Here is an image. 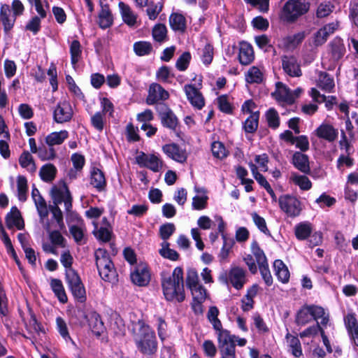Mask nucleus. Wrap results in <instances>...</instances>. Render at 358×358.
<instances>
[{"mask_svg":"<svg viewBox=\"0 0 358 358\" xmlns=\"http://www.w3.org/2000/svg\"><path fill=\"white\" fill-rule=\"evenodd\" d=\"M292 164L301 172L307 174L310 171L308 157L300 152H296L292 157Z\"/></svg>","mask_w":358,"mask_h":358,"instance_id":"obj_29","label":"nucleus"},{"mask_svg":"<svg viewBox=\"0 0 358 358\" xmlns=\"http://www.w3.org/2000/svg\"><path fill=\"white\" fill-rule=\"evenodd\" d=\"M69 137V132L66 130L55 131L45 137V143L50 147L48 150L43 152L40 150L38 157L42 160H50L55 157V152L52 148L54 145H61Z\"/></svg>","mask_w":358,"mask_h":358,"instance_id":"obj_6","label":"nucleus"},{"mask_svg":"<svg viewBox=\"0 0 358 358\" xmlns=\"http://www.w3.org/2000/svg\"><path fill=\"white\" fill-rule=\"evenodd\" d=\"M16 17L11 15V10L8 4H1L0 8V21L6 33L10 31L15 22Z\"/></svg>","mask_w":358,"mask_h":358,"instance_id":"obj_22","label":"nucleus"},{"mask_svg":"<svg viewBox=\"0 0 358 358\" xmlns=\"http://www.w3.org/2000/svg\"><path fill=\"white\" fill-rule=\"evenodd\" d=\"M66 279L73 296L80 302L86 299L85 289L78 273L73 269L66 270Z\"/></svg>","mask_w":358,"mask_h":358,"instance_id":"obj_7","label":"nucleus"},{"mask_svg":"<svg viewBox=\"0 0 358 358\" xmlns=\"http://www.w3.org/2000/svg\"><path fill=\"white\" fill-rule=\"evenodd\" d=\"M294 232L297 239L300 241L305 240L313 232L312 224L308 222H301L296 225Z\"/></svg>","mask_w":358,"mask_h":358,"instance_id":"obj_40","label":"nucleus"},{"mask_svg":"<svg viewBox=\"0 0 358 358\" xmlns=\"http://www.w3.org/2000/svg\"><path fill=\"white\" fill-rule=\"evenodd\" d=\"M304 31L298 32L294 35H290L283 38L285 45L288 48H294L299 45L305 38Z\"/></svg>","mask_w":358,"mask_h":358,"instance_id":"obj_47","label":"nucleus"},{"mask_svg":"<svg viewBox=\"0 0 358 358\" xmlns=\"http://www.w3.org/2000/svg\"><path fill=\"white\" fill-rule=\"evenodd\" d=\"M282 67L284 72L290 77H300L302 75L300 64L294 56L282 57Z\"/></svg>","mask_w":358,"mask_h":358,"instance_id":"obj_18","label":"nucleus"},{"mask_svg":"<svg viewBox=\"0 0 358 358\" xmlns=\"http://www.w3.org/2000/svg\"><path fill=\"white\" fill-rule=\"evenodd\" d=\"M286 338L289 343V346L292 350V354L295 357H300L302 355L301 345L299 339L294 336L287 333Z\"/></svg>","mask_w":358,"mask_h":358,"instance_id":"obj_45","label":"nucleus"},{"mask_svg":"<svg viewBox=\"0 0 358 358\" xmlns=\"http://www.w3.org/2000/svg\"><path fill=\"white\" fill-rule=\"evenodd\" d=\"M163 152L170 159L184 164L187 159V152L185 149L182 148L178 144L172 143L162 146Z\"/></svg>","mask_w":358,"mask_h":358,"instance_id":"obj_14","label":"nucleus"},{"mask_svg":"<svg viewBox=\"0 0 358 358\" xmlns=\"http://www.w3.org/2000/svg\"><path fill=\"white\" fill-rule=\"evenodd\" d=\"M50 195L54 205L59 206L64 203L65 210L68 213L72 208V196L71 192L64 182L52 186Z\"/></svg>","mask_w":358,"mask_h":358,"instance_id":"obj_5","label":"nucleus"},{"mask_svg":"<svg viewBox=\"0 0 358 358\" xmlns=\"http://www.w3.org/2000/svg\"><path fill=\"white\" fill-rule=\"evenodd\" d=\"M152 45L148 41H137L134 43V51L138 56L150 55L152 51Z\"/></svg>","mask_w":358,"mask_h":358,"instance_id":"obj_49","label":"nucleus"},{"mask_svg":"<svg viewBox=\"0 0 358 358\" xmlns=\"http://www.w3.org/2000/svg\"><path fill=\"white\" fill-rule=\"evenodd\" d=\"M139 332L135 338L137 350L145 356H152L158 350V342L154 330L143 320L138 321Z\"/></svg>","mask_w":358,"mask_h":358,"instance_id":"obj_2","label":"nucleus"},{"mask_svg":"<svg viewBox=\"0 0 358 358\" xmlns=\"http://www.w3.org/2000/svg\"><path fill=\"white\" fill-rule=\"evenodd\" d=\"M169 98V93L158 83H152L148 89L146 98L148 105H153L160 101H165Z\"/></svg>","mask_w":358,"mask_h":358,"instance_id":"obj_16","label":"nucleus"},{"mask_svg":"<svg viewBox=\"0 0 358 358\" xmlns=\"http://www.w3.org/2000/svg\"><path fill=\"white\" fill-rule=\"evenodd\" d=\"M312 135L328 143H333L338 138V130L332 124L323 122L314 130Z\"/></svg>","mask_w":358,"mask_h":358,"instance_id":"obj_13","label":"nucleus"},{"mask_svg":"<svg viewBox=\"0 0 358 358\" xmlns=\"http://www.w3.org/2000/svg\"><path fill=\"white\" fill-rule=\"evenodd\" d=\"M310 9L308 0H288L279 13L280 20L285 23H294Z\"/></svg>","mask_w":358,"mask_h":358,"instance_id":"obj_3","label":"nucleus"},{"mask_svg":"<svg viewBox=\"0 0 358 358\" xmlns=\"http://www.w3.org/2000/svg\"><path fill=\"white\" fill-rule=\"evenodd\" d=\"M208 196L203 194L201 196L196 195L192 199V208L196 210L205 209L207 207Z\"/></svg>","mask_w":358,"mask_h":358,"instance_id":"obj_63","label":"nucleus"},{"mask_svg":"<svg viewBox=\"0 0 358 358\" xmlns=\"http://www.w3.org/2000/svg\"><path fill=\"white\" fill-rule=\"evenodd\" d=\"M73 115V108L66 100L59 101L53 110V119L57 123L68 122L72 119Z\"/></svg>","mask_w":358,"mask_h":358,"instance_id":"obj_12","label":"nucleus"},{"mask_svg":"<svg viewBox=\"0 0 358 358\" xmlns=\"http://www.w3.org/2000/svg\"><path fill=\"white\" fill-rule=\"evenodd\" d=\"M156 110L158 113L162 124L171 130H176L178 120L173 112L166 104L163 103L158 104L156 106Z\"/></svg>","mask_w":358,"mask_h":358,"instance_id":"obj_11","label":"nucleus"},{"mask_svg":"<svg viewBox=\"0 0 358 358\" xmlns=\"http://www.w3.org/2000/svg\"><path fill=\"white\" fill-rule=\"evenodd\" d=\"M148 7L146 10L148 18L150 20H155L158 17L160 12L162 10L163 5L161 3H150L148 4Z\"/></svg>","mask_w":358,"mask_h":358,"instance_id":"obj_61","label":"nucleus"},{"mask_svg":"<svg viewBox=\"0 0 358 358\" xmlns=\"http://www.w3.org/2000/svg\"><path fill=\"white\" fill-rule=\"evenodd\" d=\"M331 57L334 60H338L343 57L345 48L342 39L335 38L329 44Z\"/></svg>","mask_w":358,"mask_h":358,"instance_id":"obj_36","label":"nucleus"},{"mask_svg":"<svg viewBox=\"0 0 358 358\" xmlns=\"http://www.w3.org/2000/svg\"><path fill=\"white\" fill-rule=\"evenodd\" d=\"M238 58L243 65H248L252 62L255 55L252 45L246 42L241 43Z\"/></svg>","mask_w":358,"mask_h":358,"instance_id":"obj_28","label":"nucleus"},{"mask_svg":"<svg viewBox=\"0 0 358 358\" xmlns=\"http://www.w3.org/2000/svg\"><path fill=\"white\" fill-rule=\"evenodd\" d=\"M97 23L102 29L110 27L113 24V16L108 4L101 6Z\"/></svg>","mask_w":358,"mask_h":358,"instance_id":"obj_26","label":"nucleus"},{"mask_svg":"<svg viewBox=\"0 0 358 358\" xmlns=\"http://www.w3.org/2000/svg\"><path fill=\"white\" fill-rule=\"evenodd\" d=\"M235 338L236 336L230 334L229 331H221L218 334V348L222 356L236 358Z\"/></svg>","mask_w":358,"mask_h":358,"instance_id":"obj_8","label":"nucleus"},{"mask_svg":"<svg viewBox=\"0 0 358 358\" xmlns=\"http://www.w3.org/2000/svg\"><path fill=\"white\" fill-rule=\"evenodd\" d=\"M152 37L155 41L162 43L166 40L167 29L163 24H157L152 29Z\"/></svg>","mask_w":358,"mask_h":358,"instance_id":"obj_53","label":"nucleus"},{"mask_svg":"<svg viewBox=\"0 0 358 358\" xmlns=\"http://www.w3.org/2000/svg\"><path fill=\"white\" fill-rule=\"evenodd\" d=\"M71 62L73 66L76 65L82 56V48L78 40H73L70 44Z\"/></svg>","mask_w":358,"mask_h":358,"instance_id":"obj_48","label":"nucleus"},{"mask_svg":"<svg viewBox=\"0 0 358 358\" xmlns=\"http://www.w3.org/2000/svg\"><path fill=\"white\" fill-rule=\"evenodd\" d=\"M272 96L279 103L292 104L293 97L291 90L281 82L275 83V90L271 93Z\"/></svg>","mask_w":358,"mask_h":358,"instance_id":"obj_20","label":"nucleus"},{"mask_svg":"<svg viewBox=\"0 0 358 358\" xmlns=\"http://www.w3.org/2000/svg\"><path fill=\"white\" fill-rule=\"evenodd\" d=\"M96 265L98 271L109 269L114 266L108 253L103 249H98L95 252Z\"/></svg>","mask_w":358,"mask_h":358,"instance_id":"obj_27","label":"nucleus"},{"mask_svg":"<svg viewBox=\"0 0 358 358\" xmlns=\"http://www.w3.org/2000/svg\"><path fill=\"white\" fill-rule=\"evenodd\" d=\"M259 118V112L256 111L252 113L250 116L245 120L243 124V128L247 133H254L257 127Z\"/></svg>","mask_w":358,"mask_h":358,"instance_id":"obj_43","label":"nucleus"},{"mask_svg":"<svg viewBox=\"0 0 358 358\" xmlns=\"http://www.w3.org/2000/svg\"><path fill=\"white\" fill-rule=\"evenodd\" d=\"M162 286L164 295L168 301H183L185 295L182 269L180 267L175 268L171 275L163 278Z\"/></svg>","mask_w":358,"mask_h":358,"instance_id":"obj_1","label":"nucleus"},{"mask_svg":"<svg viewBox=\"0 0 358 358\" xmlns=\"http://www.w3.org/2000/svg\"><path fill=\"white\" fill-rule=\"evenodd\" d=\"M17 196L19 201L24 202L27 199L28 183L24 176L17 177Z\"/></svg>","mask_w":358,"mask_h":358,"instance_id":"obj_39","label":"nucleus"},{"mask_svg":"<svg viewBox=\"0 0 358 358\" xmlns=\"http://www.w3.org/2000/svg\"><path fill=\"white\" fill-rule=\"evenodd\" d=\"M191 58V55L189 52H183L176 62V68L180 71H185L189 66Z\"/></svg>","mask_w":358,"mask_h":358,"instance_id":"obj_62","label":"nucleus"},{"mask_svg":"<svg viewBox=\"0 0 358 358\" xmlns=\"http://www.w3.org/2000/svg\"><path fill=\"white\" fill-rule=\"evenodd\" d=\"M162 248L159 250L160 255L164 258L172 261L178 259V253L169 248V243L167 241H163L161 244Z\"/></svg>","mask_w":358,"mask_h":358,"instance_id":"obj_50","label":"nucleus"},{"mask_svg":"<svg viewBox=\"0 0 358 358\" xmlns=\"http://www.w3.org/2000/svg\"><path fill=\"white\" fill-rule=\"evenodd\" d=\"M200 58L202 63L206 66H209L214 57V48L210 43H206L199 51Z\"/></svg>","mask_w":358,"mask_h":358,"instance_id":"obj_44","label":"nucleus"},{"mask_svg":"<svg viewBox=\"0 0 358 358\" xmlns=\"http://www.w3.org/2000/svg\"><path fill=\"white\" fill-rule=\"evenodd\" d=\"M176 227L173 223H166L159 227V236L164 241H166L175 232Z\"/></svg>","mask_w":358,"mask_h":358,"instance_id":"obj_59","label":"nucleus"},{"mask_svg":"<svg viewBox=\"0 0 358 358\" xmlns=\"http://www.w3.org/2000/svg\"><path fill=\"white\" fill-rule=\"evenodd\" d=\"M169 24L173 31L184 32L186 29V19L181 13H173L169 17Z\"/></svg>","mask_w":358,"mask_h":358,"instance_id":"obj_33","label":"nucleus"},{"mask_svg":"<svg viewBox=\"0 0 358 358\" xmlns=\"http://www.w3.org/2000/svg\"><path fill=\"white\" fill-rule=\"evenodd\" d=\"M50 287L60 302L64 303L67 301V296L62 282L60 280L56 278L52 279L50 281Z\"/></svg>","mask_w":358,"mask_h":358,"instance_id":"obj_42","label":"nucleus"},{"mask_svg":"<svg viewBox=\"0 0 358 358\" xmlns=\"http://www.w3.org/2000/svg\"><path fill=\"white\" fill-rule=\"evenodd\" d=\"M91 124L98 131L103 130L106 120L105 115L101 111L95 113L90 119Z\"/></svg>","mask_w":358,"mask_h":358,"instance_id":"obj_51","label":"nucleus"},{"mask_svg":"<svg viewBox=\"0 0 358 358\" xmlns=\"http://www.w3.org/2000/svg\"><path fill=\"white\" fill-rule=\"evenodd\" d=\"M136 162L141 167H145L153 172H159L163 166V160L159 155L140 152L136 157Z\"/></svg>","mask_w":358,"mask_h":358,"instance_id":"obj_10","label":"nucleus"},{"mask_svg":"<svg viewBox=\"0 0 358 358\" xmlns=\"http://www.w3.org/2000/svg\"><path fill=\"white\" fill-rule=\"evenodd\" d=\"M191 290L192 295V309L194 313H202L204 311L203 303L206 301L207 293L202 286L193 288Z\"/></svg>","mask_w":358,"mask_h":358,"instance_id":"obj_19","label":"nucleus"},{"mask_svg":"<svg viewBox=\"0 0 358 358\" xmlns=\"http://www.w3.org/2000/svg\"><path fill=\"white\" fill-rule=\"evenodd\" d=\"M344 323L351 341L358 346V322L354 315H347Z\"/></svg>","mask_w":358,"mask_h":358,"instance_id":"obj_23","label":"nucleus"},{"mask_svg":"<svg viewBox=\"0 0 358 358\" xmlns=\"http://www.w3.org/2000/svg\"><path fill=\"white\" fill-rule=\"evenodd\" d=\"M42 224L49 234V238L52 244L57 247L64 248L66 241L61 233L58 230L52 231V225L48 220Z\"/></svg>","mask_w":358,"mask_h":358,"instance_id":"obj_30","label":"nucleus"},{"mask_svg":"<svg viewBox=\"0 0 358 358\" xmlns=\"http://www.w3.org/2000/svg\"><path fill=\"white\" fill-rule=\"evenodd\" d=\"M215 220L217 222V231H212L209 234V238L212 243L218 238L219 234H221L222 237L224 238V231L226 227V224L221 216L216 215Z\"/></svg>","mask_w":358,"mask_h":358,"instance_id":"obj_56","label":"nucleus"},{"mask_svg":"<svg viewBox=\"0 0 358 358\" xmlns=\"http://www.w3.org/2000/svg\"><path fill=\"white\" fill-rule=\"evenodd\" d=\"M6 224L8 229L16 227L17 229H22L24 227L22 217L17 207H12L10 211L6 215Z\"/></svg>","mask_w":358,"mask_h":358,"instance_id":"obj_24","label":"nucleus"},{"mask_svg":"<svg viewBox=\"0 0 358 358\" xmlns=\"http://www.w3.org/2000/svg\"><path fill=\"white\" fill-rule=\"evenodd\" d=\"M132 282L138 286H145L150 280V273L146 264L137 265L130 275Z\"/></svg>","mask_w":358,"mask_h":358,"instance_id":"obj_17","label":"nucleus"},{"mask_svg":"<svg viewBox=\"0 0 358 358\" xmlns=\"http://www.w3.org/2000/svg\"><path fill=\"white\" fill-rule=\"evenodd\" d=\"M251 250L253 255L255 256L258 266L268 263L264 251L260 249L258 243L254 241L251 245Z\"/></svg>","mask_w":358,"mask_h":358,"instance_id":"obj_57","label":"nucleus"},{"mask_svg":"<svg viewBox=\"0 0 358 358\" xmlns=\"http://www.w3.org/2000/svg\"><path fill=\"white\" fill-rule=\"evenodd\" d=\"M211 151L215 157L220 159L225 158L228 155L224 145L220 141H215L212 143Z\"/></svg>","mask_w":358,"mask_h":358,"instance_id":"obj_55","label":"nucleus"},{"mask_svg":"<svg viewBox=\"0 0 358 358\" xmlns=\"http://www.w3.org/2000/svg\"><path fill=\"white\" fill-rule=\"evenodd\" d=\"M19 164L31 174L36 171V165L31 154L28 151H23L19 157Z\"/></svg>","mask_w":358,"mask_h":358,"instance_id":"obj_31","label":"nucleus"},{"mask_svg":"<svg viewBox=\"0 0 358 358\" xmlns=\"http://www.w3.org/2000/svg\"><path fill=\"white\" fill-rule=\"evenodd\" d=\"M118 8L122 21L129 27H136L138 15L131 8L123 1L119 2Z\"/></svg>","mask_w":358,"mask_h":358,"instance_id":"obj_21","label":"nucleus"},{"mask_svg":"<svg viewBox=\"0 0 358 358\" xmlns=\"http://www.w3.org/2000/svg\"><path fill=\"white\" fill-rule=\"evenodd\" d=\"M280 209L289 217L298 216L301 210V202L295 196L284 194L279 197Z\"/></svg>","mask_w":358,"mask_h":358,"instance_id":"obj_9","label":"nucleus"},{"mask_svg":"<svg viewBox=\"0 0 358 358\" xmlns=\"http://www.w3.org/2000/svg\"><path fill=\"white\" fill-rule=\"evenodd\" d=\"M275 275L282 283H286L289 279V271L287 266L280 259H276L273 263Z\"/></svg>","mask_w":358,"mask_h":358,"instance_id":"obj_35","label":"nucleus"},{"mask_svg":"<svg viewBox=\"0 0 358 358\" xmlns=\"http://www.w3.org/2000/svg\"><path fill=\"white\" fill-rule=\"evenodd\" d=\"M71 161L76 171L71 169L69 173V176L71 178H76V172L80 171L83 169L85 164V158L83 155L75 153L71 156Z\"/></svg>","mask_w":358,"mask_h":358,"instance_id":"obj_52","label":"nucleus"},{"mask_svg":"<svg viewBox=\"0 0 358 358\" xmlns=\"http://www.w3.org/2000/svg\"><path fill=\"white\" fill-rule=\"evenodd\" d=\"M99 273L102 280L106 282L114 284L118 281V275L114 266L109 268V269L104 270V272L103 270L99 271Z\"/></svg>","mask_w":358,"mask_h":358,"instance_id":"obj_58","label":"nucleus"},{"mask_svg":"<svg viewBox=\"0 0 358 358\" xmlns=\"http://www.w3.org/2000/svg\"><path fill=\"white\" fill-rule=\"evenodd\" d=\"M69 232L77 244L85 243L86 227L83 220H78L76 224L70 225Z\"/></svg>","mask_w":358,"mask_h":358,"instance_id":"obj_25","label":"nucleus"},{"mask_svg":"<svg viewBox=\"0 0 358 358\" xmlns=\"http://www.w3.org/2000/svg\"><path fill=\"white\" fill-rule=\"evenodd\" d=\"M33 200L35 203L38 215L40 217V222L41 223H44V222H46L45 220L47 218L48 215V210L46 202L45 199L42 197V196H38L37 198Z\"/></svg>","mask_w":358,"mask_h":358,"instance_id":"obj_46","label":"nucleus"},{"mask_svg":"<svg viewBox=\"0 0 358 358\" xmlns=\"http://www.w3.org/2000/svg\"><path fill=\"white\" fill-rule=\"evenodd\" d=\"M289 181L299 186L302 190H308L312 187V182L307 176L299 175L296 172L291 173Z\"/></svg>","mask_w":358,"mask_h":358,"instance_id":"obj_38","label":"nucleus"},{"mask_svg":"<svg viewBox=\"0 0 358 358\" xmlns=\"http://www.w3.org/2000/svg\"><path fill=\"white\" fill-rule=\"evenodd\" d=\"M245 81L250 84H259L264 80V69L253 66L245 73Z\"/></svg>","mask_w":358,"mask_h":358,"instance_id":"obj_32","label":"nucleus"},{"mask_svg":"<svg viewBox=\"0 0 358 358\" xmlns=\"http://www.w3.org/2000/svg\"><path fill=\"white\" fill-rule=\"evenodd\" d=\"M57 173L56 167L52 164H46L43 165L39 171L41 179L46 182H52Z\"/></svg>","mask_w":358,"mask_h":358,"instance_id":"obj_41","label":"nucleus"},{"mask_svg":"<svg viewBox=\"0 0 358 358\" xmlns=\"http://www.w3.org/2000/svg\"><path fill=\"white\" fill-rule=\"evenodd\" d=\"M333 9L334 6H332L329 2L321 3L317 8L316 15L320 18L325 17L332 13Z\"/></svg>","mask_w":358,"mask_h":358,"instance_id":"obj_64","label":"nucleus"},{"mask_svg":"<svg viewBox=\"0 0 358 358\" xmlns=\"http://www.w3.org/2000/svg\"><path fill=\"white\" fill-rule=\"evenodd\" d=\"M217 102L218 108L222 112L229 114L232 113L233 108L227 95H221L218 96Z\"/></svg>","mask_w":358,"mask_h":358,"instance_id":"obj_60","label":"nucleus"},{"mask_svg":"<svg viewBox=\"0 0 358 358\" xmlns=\"http://www.w3.org/2000/svg\"><path fill=\"white\" fill-rule=\"evenodd\" d=\"M317 86L326 92L331 93L335 87L334 78L325 72H321L317 80Z\"/></svg>","mask_w":358,"mask_h":358,"instance_id":"obj_37","label":"nucleus"},{"mask_svg":"<svg viewBox=\"0 0 358 358\" xmlns=\"http://www.w3.org/2000/svg\"><path fill=\"white\" fill-rule=\"evenodd\" d=\"M218 280L220 283L229 286H232L237 290L242 289L246 284L247 271L243 268L238 266H231L229 271L222 272Z\"/></svg>","mask_w":358,"mask_h":358,"instance_id":"obj_4","label":"nucleus"},{"mask_svg":"<svg viewBox=\"0 0 358 358\" xmlns=\"http://www.w3.org/2000/svg\"><path fill=\"white\" fill-rule=\"evenodd\" d=\"M90 184L99 192L106 187V181L104 174L97 168H94L91 172Z\"/></svg>","mask_w":358,"mask_h":358,"instance_id":"obj_34","label":"nucleus"},{"mask_svg":"<svg viewBox=\"0 0 358 358\" xmlns=\"http://www.w3.org/2000/svg\"><path fill=\"white\" fill-rule=\"evenodd\" d=\"M183 90L187 100L193 107L201 110L205 105V99L199 89L192 84L185 85Z\"/></svg>","mask_w":358,"mask_h":358,"instance_id":"obj_15","label":"nucleus"},{"mask_svg":"<svg viewBox=\"0 0 358 358\" xmlns=\"http://www.w3.org/2000/svg\"><path fill=\"white\" fill-rule=\"evenodd\" d=\"M266 118L269 127L275 129L280 126V117L275 109L269 108L266 113Z\"/></svg>","mask_w":358,"mask_h":358,"instance_id":"obj_54","label":"nucleus"}]
</instances>
